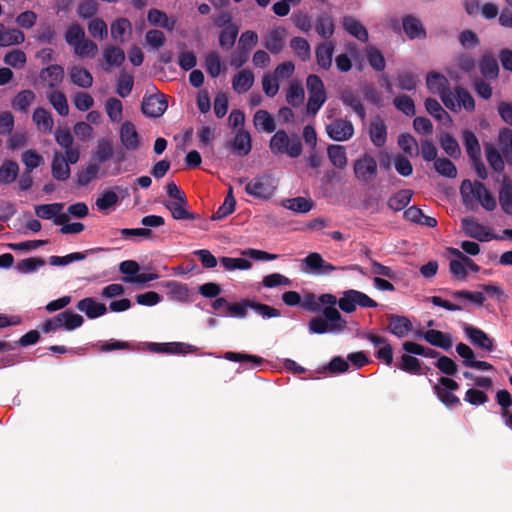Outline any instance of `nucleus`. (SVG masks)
<instances>
[{"label": "nucleus", "mask_w": 512, "mask_h": 512, "mask_svg": "<svg viewBox=\"0 0 512 512\" xmlns=\"http://www.w3.org/2000/svg\"><path fill=\"white\" fill-rule=\"evenodd\" d=\"M104 248L98 247V248H91L86 250L84 253L82 252H74L71 254H68L66 256H51L49 258V264L52 266H65L70 264L73 261H81L84 260L86 257V254H93L100 251H104Z\"/></svg>", "instance_id": "obj_28"}, {"label": "nucleus", "mask_w": 512, "mask_h": 512, "mask_svg": "<svg viewBox=\"0 0 512 512\" xmlns=\"http://www.w3.org/2000/svg\"><path fill=\"white\" fill-rule=\"evenodd\" d=\"M287 30L284 27H276L264 37L263 45L272 54L280 53L286 42Z\"/></svg>", "instance_id": "obj_11"}, {"label": "nucleus", "mask_w": 512, "mask_h": 512, "mask_svg": "<svg viewBox=\"0 0 512 512\" xmlns=\"http://www.w3.org/2000/svg\"><path fill=\"white\" fill-rule=\"evenodd\" d=\"M412 195L413 193L411 190L402 189L392 195L387 204L393 211H401L410 203Z\"/></svg>", "instance_id": "obj_41"}, {"label": "nucleus", "mask_w": 512, "mask_h": 512, "mask_svg": "<svg viewBox=\"0 0 512 512\" xmlns=\"http://www.w3.org/2000/svg\"><path fill=\"white\" fill-rule=\"evenodd\" d=\"M425 108L427 112L439 121H451L449 114L443 109L440 103L433 98H427L425 101Z\"/></svg>", "instance_id": "obj_59"}, {"label": "nucleus", "mask_w": 512, "mask_h": 512, "mask_svg": "<svg viewBox=\"0 0 512 512\" xmlns=\"http://www.w3.org/2000/svg\"><path fill=\"white\" fill-rule=\"evenodd\" d=\"M119 136L122 145L127 150L134 151L139 147V134L132 122L126 121L121 125Z\"/></svg>", "instance_id": "obj_16"}, {"label": "nucleus", "mask_w": 512, "mask_h": 512, "mask_svg": "<svg viewBox=\"0 0 512 512\" xmlns=\"http://www.w3.org/2000/svg\"><path fill=\"white\" fill-rule=\"evenodd\" d=\"M277 188L275 179L270 174H259L250 180L245 191L248 195L260 199H269Z\"/></svg>", "instance_id": "obj_6"}, {"label": "nucleus", "mask_w": 512, "mask_h": 512, "mask_svg": "<svg viewBox=\"0 0 512 512\" xmlns=\"http://www.w3.org/2000/svg\"><path fill=\"white\" fill-rule=\"evenodd\" d=\"M450 99L452 100L453 107H447L453 112H457L462 108L468 112L475 109V101L472 95L463 87H456L454 92L450 93Z\"/></svg>", "instance_id": "obj_12"}, {"label": "nucleus", "mask_w": 512, "mask_h": 512, "mask_svg": "<svg viewBox=\"0 0 512 512\" xmlns=\"http://www.w3.org/2000/svg\"><path fill=\"white\" fill-rule=\"evenodd\" d=\"M88 31L93 38L103 40L108 35V28L106 23L100 18H93L88 23Z\"/></svg>", "instance_id": "obj_64"}, {"label": "nucleus", "mask_w": 512, "mask_h": 512, "mask_svg": "<svg viewBox=\"0 0 512 512\" xmlns=\"http://www.w3.org/2000/svg\"><path fill=\"white\" fill-rule=\"evenodd\" d=\"M305 98L304 89L298 81H292L286 93V101L294 107L300 106Z\"/></svg>", "instance_id": "obj_46"}, {"label": "nucleus", "mask_w": 512, "mask_h": 512, "mask_svg": "<svg viewBox=\"0 0 512 512\" xmlns=\"http://www.w3.org/2000/svg\"><path fill=\"white\" fill-rule=\"evenodd\" d=\"M461 227L464 233L471 238L479 241H489L493 238L492 234L486 228L479 224L474 218H464L461 220Z\"/></svg>", "instance_id": "obj_15"}, {"label": "nucleus", "mask_w": 512, "mask_h": 512, "mask_svg": "<svg viewBox=\"0 0 512 512\" xmlns=\"http://www.w3.org/2000/svg\"><path fill=\"white\" fill-rule=\"evenodd\" d=\"M387 330L398 338H404L413 330V324L406 316L390 314L387 316Z\"/></svg>", "instance_id": "obj_14"}, {"label": "nucleus", "mask_w": 512, "mask_h": 512, "mask_svg": "<svg viewBox=\"0 0 512 512\" xmlns=\"http://www.w3.org/2000/svg\"><path fill=\"white\" fill-rule=\"evenodd\" d=\"M100 171L98 163L90 162L87 167L81 170L77 175V184L80 186L88 185L93 179H95Z\"/></svg>", "instance_id": "obj_57"}, {"label": "nucleus", "mask_w": 512, "mask_h": 512, "mask_svg": "<svg viewBox=\"0 0 512 512\" xmlns=\"http://www.w3.org/2000/svg\"><path fill=\"white\" fill-rule=\"evenodd\" d=\"M426 85L429 91L433 94H438L445 105V107H453L452 100L450 99L449 81L448 79L437 72H430L426 77Z\"/></svg>", "instance_id": "obj_7"}, {"label": "nucleus", "mask_w": 512, "mask_h": 512, "mask_svg": "<svg viewBox=\"0 0 512 512\" xmlns=\"http://www.w3.org/2000/svg\"><path fill=\"white\" fill-rule=\"evenodd\" d=\"M239 27L236 24L226 26L219 35V44L224 50H230L236 41Z\"/></svg>", "instance_id": "obj_43"}, {"label": "nucleus", "mask_w": 512, "mask_h": 512, "mask_svg": "<svg viewBox=\"0 0 512 512\" xmlns=\"http://www.w3.org/2000/svg\"><path fill=\"white\" fill-rule=\"evenodd\" d=\"M131 31V23L126 18H118L111 24V36L118 43L124 42V36Z\"/></svg>", "instance_id": "obj_48"}, {"label": "nucleus", "mask_w": 512, "mask_h": 512, "mask_svg": "<svg viewBox=\"0 0 512 512\" xmlns=\"http://www.w3.org/2000/svg\"><path fill=\"white\" fill-rule=\"evenodd\" d=\"M424 339L432 346H436L444 350H449L453 346L451 334L435 329L427 330L424 334Z\"/></svg>", "instance_id": "obj_25"}, {"label": "nucleus", "mask_w": 512, "mask_h": 512, "mask_svg": "<svg viewBox=\"0 0 512 512\" xmlns=\"http://www.w3.org/2000/svg\"><path fill=\"white\" fill-rule=\"evenodd\" d=\"M460 194L466 206H470L474 200L487 211H493L497 206L494 196L478 181L464 180L460 186Z\"/></svg>", "instance_id": "obj_2"}, {"label": "nucleus", "mask_w": 512, "mask_h": 512, "mask_svg": "<svg viewBox=\"0 0 512 512\" xmlns=\"http://www.w3.org/2000/svg\"><path fill=\"white\" fill-rule=\"evenodd\" d=\"M106 113L113 123H119L123 118L122 102L117 98H109L105 103Z\"/></svg>", "instance_id": "obj_52"}, {"label": "nucleus", "mask_w": 512, "mask_h": 512, "mask_svg": "<svg viewBox=\"0 0 512 512\" xmlns=\"http://www.w3.org/2000/svg\"><path fill=\"white\" fill-rule=\"evenodd\" d=\"M19 173V166L15 161L5 160L0 166V183L11 184L14 182Z\"/></svg>", "instance_id": "obj_40"}, {"label": "nucleus", "mask_w": 512, "mask_h": 512, "mask_svg": "<svg viewBox=\"0 0 512 512\" xmlns=\"http://www.w3.org/2000/svg\"><path fill=\"white\" fill-rule=\"evenodd\" d=\"M343 26L345 30L362 42L368 41V32L366 28L355 18L346 16L343 18Z\"/></svg>", "instance_id": "obj_34"}, {"label": "nucleus", "mask_w": 512, "mask_h": 512, "mask_svg": "<svg viewBox=\"0 0 512 512\" xmlns=\"http://www.w3.org/2000/svg\"><path fill=\"white\" fill-rule=\"evenodd\" d=\"M270 150L273 154H286L297 158L302 153V144L297 136L290 138L285 130H278L270 139Z\"/></svg>", "instance_id": "obj_3"}, {"label": "nucleus", "mask_w": 512, "mask_h": 512, "mask_svg": "<svg viewBox=\"0 0 512 512\" xmlns=\"http://www.w3.org/2000/svg\"><path fill=\"white\" fill-rule=\"evenodd\" d=\"M371 142L378 148L385 145L387 139V127L380 117H375L369 127Z\"/></svg>", "instance_id": "obj_23"}, {"label": "nucleus", "mask_w": 512, "mask_h": 512, "mask_svg": "<svg viewBox=\"0 0 512 512\" xmlns=\"http://www.w3.org/2000/svg\"><path fill=\"white\" fill-rule=\"evenodd\" d=\"M51 173L54 179L58 181H66L71 174L69 164L67 163L65 156L60 152H55L52 163Z\"/></svg>", "instance_id": "obj_24"}, {"label": "nucleus", "mask_w": 512, "mask_h": 512, "mask_svg": "<svg viewBox=\"0 0 512 512\" xmlns=\"http://www.w3.org/2000/svg\"><path fill=\"white\" fill-rule=\"evenodd\" d=\"M254 74L251 70L243 69L232 79V87L238 94L247 92L254 84Z\"/></svg>", "instance_id": "obj_27"}, {"label": "nucleus", "mask_w": 512, "mask_h": 512, "mask_svg": "<svg viewBox=\"0 0 512 512\" xmlns=\"http://www.w3.org/2000/svg\"><path fill=\"white\" fill-rule=\"evenodd\" d=\"M163 287L165 288L166 295L170 300L179 302L189 301L190 293L186 284L169 280L163 283Z\"/></svg>", "instance_id": "obj_22"}, {"label": "nucleus", "mask_w": 512, "mask_h": 512, "mask_svg": "<svg viewBox=\"0 0 512 512\" xmlns=\"http://www.w3.org/2000/svg\"><path fill=\"white\" fill-rule=\"evenodd\" d=\"M290 47L302 61H307L310 59L311 47L305 38L294 37L290 41Z\"/></svg>", "instance_id": "obj_51"}, {"label": "nucleus", "mask_w": 512, "mask_h": 512, "mask_svg": "<svg viewBox=\"0 0 512 512\" xmlns=\"http://www.w3.org/2000/svg\"><path fill=\"white\" fill-rule=\"evenodd\" d=\"M25 35L19 29H8L0 23V47H8L23 43Z\"/></svg>", "instance_id": "obj_29"}, {"label": "nucleus", "mask_w": 512, "mask_h": 512, "mask_svg": "<svg viewBox=\"0 0 512 512\" xmlns=\"http://www.w3.org/2000/svg\"><path fill=\"white\" fill-rule=\"evenodd\" d=\"M35 99L36 95L32 90H22L12 100V107L15 110L25 111Z\"/></svg>", "instance_id": "obj_50"}, {"label": "nucleus", "mask_w": 512, "mask_h": 512, "mask_svg": "<svg viewBox=\"0 0 512 512\" xmlns=\"http://www.w3.org/2000/svg\"><path fill=\"white\" fill-rule=\"evenodd\" d=\"M485 155L491 168L497 172L503 171L505 167L504 161L494 145L489 143L485 144Z\"/></svg>", "instance_id": "obj_53"}, {"label": "nucleus", "mask_w": 512, "mask_h": 512, "mask_svg": "<svg viewBox=\"0 0 512 512\" xmlns=\"http://www.w3.org/2000/svg\"><path fill=\"white\" fill-rule=\"evenodd\" d=\"M73 49L74 53L82 58H94L98 53L97 44L86 38L78 43Z\"/></svg>", "instance_id": "obj_58"}, {"label": "nucleus", "mask_w": 512, "mask_h": 512, "mask_svg": "<svg viewBox=\"0 0 512 512\" xmlns=\"http://www.w3.org/2000/svg\"><path fill=\"white\" fill-rule=\"evenodd\" d=\"M499 203L505 214L512 215V182L507 177L499 190Z\"/></svg>", "instance_id": "obj_33"}, {"label": "nucleus", "mask_w": 512, "mask_h": 512, "mask_svg": "<svg viewBox=\"0 0 512 512\" xmlns=\"http://www.w3.org/2000/svg\"><path fill=\"white\" fill-rule=\"evenodd\" d=\"M105 62L110 66H120L125 60L124 51L115 46H107L103 51Z\"/></svg>", "instance_id": "obj_56"}, {"label": "nucleus", "mask_w": 512, "mask_h": 512, "mask_svg": "<svg viewBox=\"0 0 512 512\" xmlns=\"http://www.w3.org/2000/svg\"><path fill=\"white\" fill-rule=\"evenodd\" d=\"M253 123L257 130L272 133L276 129L273 116L266 110H258L253 117Z\"/></svg>", "instance_id": "obj_32"}, {"label": "nucleus", "mask_w": 512, "mask_h": 512, "mask_svg": "<svg viewBox=\"0 0 512 512\" xmlns=\"http://www.w3.org/2000/svg\"><path fill=\"white\" fill-rule=\"evenodd\" d=\"M403 29L411 39L424 37L425 31L420 21L413 16H406L403 19Z\"/></svg>", "instance_id": "obj_49"}, {"label": "nucleus", "mask_w": 512, "mask_h": 512, "mask_svg": "<svg viewBox=\"0 0 512 512\" xmlns=\"http://www.w3.org/2000/svg\"><path fill=\"white\" fill-rule=\"evenodd\" d=\"M328 137L337 142H343L351 139L354 135V126L346 118H337L326 125Z\"/></svg>", "instance_id": "obj_8"}, {"label": "nucleus", "mask_w": 512, "mask_h": 512, "mask_svg": "<svg viewBox=\"0 0 512 512\" xmlns=\"http://www.w3.org/2000/svg\"><path fill=\"white\" fill-rule=\"evenodd\" d=\"M450 296L458 301L456 304H464L462 301H470L473 303H476L478 305H483L485 301V296L482 292H471L468 290H457V291H451Z\"/></svg>", "instance_id": "obj_44"}, {"label": "nucleus", "mask_w": 512, "mask_h": 512, "mask_svg": "<svg viewBox=\"0 0 512 512\" xmlns=\"http://www.w3.org/2000/svg\"><path fill=\"white\" fill-rule=\"evenodd\" d=\"M164 206L171 213V216L175 220H196L198 218L197 214L189 212L187 209L188 201L187 198L179 201H165Z\"/></svg>", "instance_id": "obj_19"}, {"label": "nucleus", "mask_w": 512, "mask_h": 512, "mask_svg": "<svg viewBox=\"0 0 512 512\" xmlns=\"http://www.w3.org/2000/svg\"><path fill=\"white\" fill-rule=\"evenodd\" d=\"M167 107V101L163 94L145 96L141 103L142 113L151 118H158L162 116Z\"/></svg>", "instance_id": "obj_10"}, {"label": "nucleus", "mask_w": 512, "mask_h": 512, "mask_svg": "<svg viewBox=\"0 0 512 512\" xmlns=\"http://www.w3.org/2000/svg\"><path fill=\"white\" fill-rule=\"evenodd\" d=\"M327 155L330 162L339 169L346 167L348 159L346 149L342 145L331 144L327 147Z\"/></svg>", "instance_id": "obj_36"}, {"label": "nucleus", "mask_w": 512, "mask_h": 512, "mask_svg": "<svg viewBox=\"0 0 512 512\" xmlns=\"http://www.w3.org/2000/svg\"><path fill=\"white\" fill-rule=\"evenodd\" d=\"M334 50L335 43L333 41H324L316 46V61L322 69L329 70L332 67Z\"/></svg>", "instance_id": "obj_17"}, {"label": "nucleus", "mask_w": 512, "mask_h": 512, "mask_svg": "<svg viewBox=\"0 0 512 512\" xmlns=\"http://www.w3.org/2000/svg\"><path fill=\"white\" fill-rule=\"evenodd\" d=\"M315 30L320 37L326 40L330 39L335 30L333 19L327 14L318 16L316 19Z\"/></svg>", "instance_id": "obj_39"}, {"label": "nucleus", "mask_w": 512, "mask_h": 512, "mask_svg": "<svg viewBox=\"0 0 512 512\" xmlns=\"http://www.w3.org/2000/svg\"><path fill=\"white\" fill-rule=\"evenodd\" d=\"M64 78V69L62 66L53 64L40 72L41 81L49 88H55L60 85Z\"/></svg>", "instance_id": "obj_20"}, {"label": "nucleus", "mask_w": 512, "mask_h": 512, "mask_svg": "<svg viewBox=\"0 0 512 512\" xmlns=\"http://www.w3.org/2000/svg\"><path fill=\"white\" fill-rule=\"evenodd\" d=\"M463 144L471 160H477L478 158L481 157L479 141L472 131H463Z\"/></svg>", "instance_id": "obj_37"}, {"label": "nucleus", "mask_w": 512, "mask_h": 512, "mask_svg": "<svg viewBox=\"0 0 512 512\" xmlns=\"http://www.w3.org/2000/svg\"><path fill=\"white\" fill-rule=\"evenodd\" d=\"M232 146L235 152L240 156H245L251 151V137L247 131L240 129L234 137Z\"/></svg>", "instance_id": "obj_38"}, {"label": "nucleus", "mask_w": 512, "mask_h": 512, "mask_svg": "<svg viewBox=\"0 0 512 512\" xmlns=\"http://www.w3.org/2000/svg\"><path fill=\"white\" fill-rule=\"evenodd\" d=\"M32 119L39 130L44 133H50L52 131L54 121L48 110L44 108H36L33 112Z\"/></svg>", "instance_id": "obj_35"}, {"label": "nucleus", "mask_w": 512, "mask_h": 512, "mask_svg": "<svg viewBox=\"0 0 512 512\" xmlns=\"http://www.w3.org/2000/svg\"><path fill=\"white\" fill-rule=\"evenodd\" d=\"M355 179L365 185L373 183L378 176V163L374 156L364 153L353 163Z\"/></svg>", "instance_id": "obj_4"}, {"label": "nucleus", "mask_w": 512, "mask_h": 512, "mask_svg": "<svg viewBox=\"0 0 512 512\" xmlns=\"http://www.w3.org/2000/svg\"><path fill=\"white\" fill-rule=\"evenodd\" d=\"M319 303L309 305V309L317 311L320 305H325L322 309V316L313 317L308 324L309 332L312 334H339L347 328V322L335 305L339 299L333 294L325 293L319 296Z\"/></svg>", "instance_id": "obj_1"}, {"label": "nucleus", "mask_w": 512, "mask_h": 512, "mask_svg": "<svg viewBox=\"0 0 512 512\" xmlns=\"http://www.w3.org/2000/svg\"><path fill=\"white\" fill-rule=\"evenodd\" d=\"M464 332L474 346L488 352H492L494 350V340L483 330L470 325H465Z\"/></svg>", "instance_id": "obj_13"}, {"label": "nucleus", "mask_w": 512, "mask_h": 512, "mask_svg": "<svg viewBox=\"0 0 512 512\" xmlns=\"http://www.w3.org/2000/svg\"><path fill=\"white\" fill-rule=\"evenodd\" d=\"M77 309L89 318L95 319L100 316H103L107 312V307L105 304L97 302L94 298L86 297L78 301L76 305Z\"/></svg>", "instance_id": "obj_18"}, {"label": "nucleus", "mask_w": 512, "mask_h": 512, "mask_svg": "<svg viewBox=\"0 0 512 512\" xmlns=\"http://www.w3.org/2000/svg\"><path fill=\"white\" fill-rule=\"evenodd\" d=\"M59 317L61 318L62 327L68 331L79 328L84 323V318L71 310H65L59 313Z\"/></svg>", "instance_id": "obj_47"}, {"label": "nucleus", "mask_w": 512, "mask_h": 512, "mask_svg": "<svg viewBox=\"0 0 512 512\" xmlns=\"http://www.w3.org/2000/svg\"><path fill=\"white\" fill-rule=\"evenodd\" d=\"M479 69L482 76L486 79L493 80L499 75L498 62L491 54H484L482 56Z\"/></svg>", "instance_id": "obj_31"}, {"label": "nucleus", "mask_w": 512, "mask_h": 512, "mask_svg": "<svg viewBox=\"0 0 512 512\" xmlns=\"http://www.w3.org/2000/svg\"><path fill=\"white\" fill-rule=\"evenodd\" d=\"M63 203L41 204L34 208L35 215L41 219H53L55 225H62L68 222L67 214L62 213Z\"/></svg>", "instance_id": "obj_9"}, {"label": "nucleus", "mask_w": 512, "mask_h": 512, "mask_svg": "<svg viewBox=\"0 0 512 512\" xmlns=\"http://www.w3.org/2000/svg\"><path fill=\"white\" fill-rule=\"evenodd\" d=\"M341 101L345 106L350 107L359 117L364 120L366 110L363 106L359 94L351 88H346L341 92Z\"/></svg>", "instance_id": "obj_21"}, {"label": "nucleus", "mask_w": 512, "mask_h": 512, "mask_svg": "<svg viewBox=\"0 0 512 512\" xmlns=\"http://www.w3.org/2000/svg\"><path fill=\"white\" fill-rule=\"evenodd\" d=\"M434 168L440 175L448 178H455L457 176V168L447 158H438L434 162Z\"/></svg>", "instance_id": "obj_60"}, {"label": "nucleus", "mask_w": 512, "mask_h": 512, "mask_svg": "<svg viewBox=\"0 0 512 512\" xmlns=\"http://www.w3.org/2000/svg\"><path fill=\"white\" fill-rule=\"evenodd\" d=\"M282 205L286 209L296 213H307L313 208L312 200L306 199L304 197L286 199L283 201Z\"/></svg>", "instance_id": "obj_45"}, {"label": "nucleus", "mask_w": 512, "mask_h": 512, "mask_svg": "<svg viewBox=\"0 0 512 512\" xmlns=\"http://www.w3.org/2000/svg\"><path fill=\"white\" fill-rule=\"evenodd\" d=\"M84 39L85 31L79 24L71 25L65 33V40L67 44L73 48Z\"/></svg>", "instance_id": "obj_63"}, {"label": "nucleus", "mask_w": 512, "mask_h": 512, "mask_svg": "<svg viewBox=\"0 0 512 512\" xmlns=\"http://www.w3.org/2000/svg\"><path fill=\"white\" fill-rule=\"evenodd\" d=\"M442 149L452 158H457L461 154L458 142L450 134H445L440 139Z\"/></svg>", "instance_id": "obj_62"}, {"label": "nucleus", "mask_w": 512, "mask_h": 512, "mask_svg": "<svg viewBox=\"0 0 512 512\" xmlns=\"http://www.w3.org/2000/svg\"><path fill=\"white\" fill-rule=\"evenodd\" d=\"M69 78L72 84L83 89H87L93 84L92 74L80 66L74 65L69 68Z\"/></svg>", "instance_id": "obj_26"}, {"label": "nucleus", "mask_w": 512, "mask_h": 512, "mask_svg": "<svg viewBox=\"0 0 512 512\" xmlns=\"http://www.w3.org/2000/svg\"><path fill=\"white\" fill-rule=\"evenodd\" d=\"M21 161L25 165V170L32 172L35 168L44 163V158L35 150L29 149L22 153Z\"/></svg>", "instance_id": "obj_55"}, {"label": "nucleus", "mask_w": 512, "mask_h": 512, "mask_svg": "<svg viewBox=\"0 0 512 512\" xmlns=\"http://www.w3.org/2000/svg\"><path fill=\"white\" fill-rule=\"evenodd\" d=\"M338 306L343 312L352 313L358 306L361 308H376L378 304L367 294L355 289H349L342 292Z\"/></svg>", "instance_id": "obj_5"}, {"label": "nucleus", "mask_w": 512, "mask_h": 512, "mask_svg": "<svg viewBox=\"0 0 512 512\" xmlns=\"http://www.w3.org/2000/svg\"><path fill=\"white\" fill-rule=\"evenodd\" d=\"M49 103L56 110L60 116H67L69 114V105L66 95L59 90H52L46 95Z\"/></svg>", "instance_id": "obj_30"}, {"label": "nucleus", "mask_w": 512, "mask_h": 512, "mask_svg": "<svg viewBox=\"0 0 512 512\" xmlns=\"http://www.w3.org/2000/svg\"><path fill=\"white\" fill-rule=\"evenodd\" d=\"M398 367L407 373L419 374L421 369V363L418 358L405 353L401 356V361Z\"/></svg>", "instance_id": "obj_61"}, {"label": "nucleus", "mask_w": 512, "mask_h": 512, "mask_svg": "<svg viewBox=\"0 0 512 512\" xmlns=\"http://www.w3.org/2000/svg\"><path fill=\"white\" fill-rule=\"evenodd\" d=\"M113 156V147L109 140L100 139L97 142L96 150L93 154V159L100 163L110 160Z\"/></svg>", "instance_id": "obj_54"}, {"label": "nucleus", "mask_w": 512, "mask_h": 512, "mask_svg": "<svg viewBox=\"0 0 512 512\" xmlns=\"http://www.w3.org/2000/svg\"><path fill=\"white\" fill-rule=\"evenodd\" d=\"M150 24L160 26L164 29L172 31L175 27V21L170 20L166 13L158 9H150L147 15Z\"/></svg>", "instance_id": "obj_42"}]
</instances>
